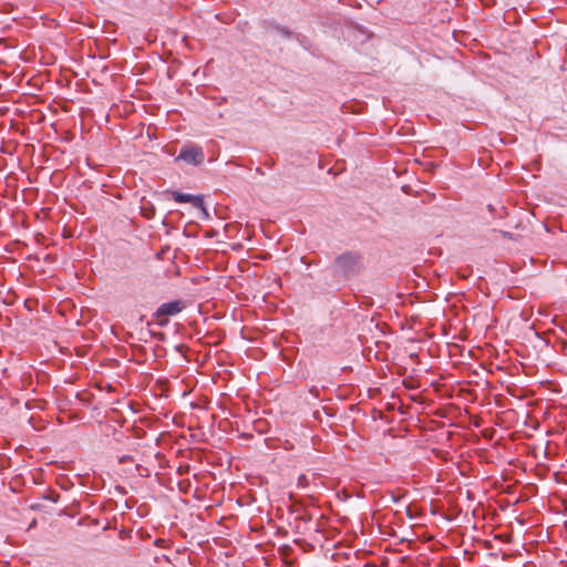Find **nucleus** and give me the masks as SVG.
<instances>
[{"label":"nucleus","instance_id":"nucleus-1","mask_svg":"<svg viewBox=\"0 0 567 567\" xmlns=\"http://www.w3.org/2000/svg\"><path fill=\"white\" fill-rule=\"evenodd\" d=\"M333 265L336 271L347 280L358 275L363 268L361 256L353 251H347L338 256Z\"/></svg>","mask_w":567,"mask_h":567},{"label":"nucleus","instance_id":"nucleus-2","mask_svg":"<svg viewBox=\"0 0 567 567\" xmlns=\"http://www.w3.org/2000/svg\"><path fill=\"white\" fill-rule=\"evenodd\" d=\"M189 305L190 300L183 299L165 302L157 308L154 316L157 319L158 324L163 327L167 323V317L178 315Z\"/></svg>","mask_w":567,"mask_h":567},{"label":"nucleus","instance_id":"nucleus-3","mask_svg":"<svg viewBox=\"0 0 567 567\" xmlns=\"http://www.w3.org/2000/svg\"><path fill=\"white\" fill-rule=\"evenodd\" d=\"M175 161H184L187 164L197 166L205 161V154L200 146L185 145L181 148Z\"/></svg>","mask_w":567,"mask_h":567},{"label":"nucleus","instance_id":"nucleus-4","mask_svg":"<svg viewBox=\"0 0 567 567\" xmlns=\"http://www.w3.org/2000/svg\"><path fill=\"white\" fill-rule=\"evenodd\" d=\"M171 195H172L173 199L177 203H192L194 207L198 208L202 212V214L204 215V218L209 217V214H208L206 207L204 206L203 197L192 195V194H184V193H181L177 190H172Z\"/></svg>","mask_w":567,"mask_h":567},{"label":"nucleus","instance_id":"nucleus-5","mask_svg":"<svg viewBox=\"0 0 567 567\" xmlns=\"http://www.w3.org/2000/svg\"><path fill=\"white\" fill-rule=\"evenodd\" d=\"M275 30L278 31L280 34H282L287 39H289L292 35V32L285 27L275 25Z\"/></svg>","mask_w":567,"mask_h":567},{"label":"nucleus","instance_id":"nucleus-6","mask_svg":"<svg viewBox=\"0 0 567 567\" xmlns=\"http://www.w3.org/2000/svg\"><path fill=\"white\" fill-rule=\"evenodd\" d=\"M308 484L306 475H300L298 478V486L305 487Z\"/></svg>","mask_w":567,"mask_h":567},{"label":"nucleus","instance_id":"nucleus-7","mask_svg":"<svg viewBox=\"0 0 567 567\" xmlns=\"http://www.w3.org/2000/svg\"><path fill=\"white\" fill-rule=\"evenodd\" d=\"M3 302H4V303H11V302H12V300H9V299H8V296H7V297L3 299Z\"/></svg>","mask_w":567,"mask_h":567},{"label":"nucleus","instance_id":"nucleus-8","mask_svg":"<svg viewBox=\"0 0 567 567\" xmlns=\"http://www.w3.org/2000/svg\"><path fill=\"white\" fill-rule=\"evenodd\" d=\"M482 292H484V293H485V296H489V292H488V291H484V290H482Z\"/></svg>","mask_w":567,"mask_h":567}]
</instances>
